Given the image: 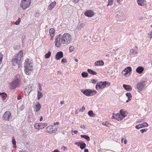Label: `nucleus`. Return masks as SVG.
<instances>
[{"mask_svg": "<svg viewBox=\"0 0 152 152\" xmlns=\"http://www.w3.org/2000/svg\"><path fill=\"white\" fill-rule=\"evenodd\" d=\"M24 66L25 71L26 74L29 75L31 72L32 67V64L29 59H28L26 60Z\"/></svg>", "mask_w": 152, "mask_h": 152, "instance_id": "f257e3e1", "label": "nucleus"}, {"mask_svg": "<svg viewBox=\"0 0 152 152\" xmlns=\"http://www.w3.org/2000/svg\"><path fill=\"white\" fill-rule=\"evenodd\" d=\"M110 83L107 81L99 82L96 83L95 88L96 90L102 89L107 86H109Z\"/></svg>", "mask_w": 152, "mask_h": 152, "instance_id": "f03ea898", "label": "nucleus"}, {"mask_svg": "<svg viewBox=\"0 0 152 152\" xmlns=\"http://www.w3.org/2000/svg\"><path fill=\"white\" fill-rule=\"evenodd\" d=\"M62 43L67 44L70 42L71 36L69 34L65 33L62 36Z\"/></svg>", "mask_w": 152, "mask_h": 152, "instance_id": "7ed1b4c3", "label": "nucleus"}, {"mask_svg": "<svg viewBox=\"0 0 152 152\" xmlns=\"http://www.w3.org/2000/svg\"><path fill=\"white\" fill-rule=\"evenodd\" d=\"M81 91L85 95L87 96H90L94 95L97 93L96 91L90 89H86L84 90H82Z\"/></svg>", "mask_w": 152, "mask_h": 152, "instance_id": "20e7f679", "label": "nucleus"}, {"mask_svg": "<svg viewBox=\"0 0 152 152\" xmlns=\"http://www.w3.org/2000/svg\"><path fill=\"white\" fill-rule=\"evenodd\" d=\"M21 83L20 79L17 77L10 84L11 88L12 89H15L19 86Z\"/></svg>", "mask_w": 152, "mask_h": 152, "instance_id": "39448f33", "label": "nucleus"}, {"mask_svg": "<svg viewBox=\"0 0 152 152\" xmlns=\"http://www.w3.org/2000/svg\"><path fill=\"white\" fill-rule=\"evenodd\" d=\"M31 3V1L30 0H22L20 6L23 10H25L29 7Z\"/></svg>", "mask_w": 152, "mask_h": 152, "instance_id": "423d86ee", "label": "nucleus"}, {"mask_svg": "<svg viewBox=\"0 0 152 152\" xmlns=\"http://www.w3.org/2000/svg\"><path fill=\"white\" fill-rule=\"evenodd\" d=\"M12 118L11 114L9 111H7L4 113L3 116L4 120L9 121L10 119Z\"/></svg>", "mask_w": 152, "mask_h": 152, "instance_id": "0eeeda50", "label": "nucleus"}, {"mask_svg": "<svg viewBox=\"0 0 152 152\" xmlns=\"http://www.w3.org/2000/svg\"><path fill=\"white\" fill-rule=\"evenodd\" d=\"M53 126H48L46 128V131L49 133H53L56 132L57 129L56 128H53Z\"/></svg>", "mask_w": 152, "mask_h": 152, "instance_id": "6e6552de", "label": "nucleus"}, {"mask_svg": "<svg viewBox=\"0 0 152 152\" xmlns=\"http://www.w3.org/2000/svg\"><path fill=\"white\" fill-rule=\"evenodd\" d=\"M145 81H142L137 84V88L138 91H141L144 89V86L145 85Z\"/></svg>", "mask_w": 152, "mask_h": 152, "instance_id": "1a4fd4ad", "label": "nucleus"}, {"mask_svg": "<svg viewBox=\"0 0 152 152\" xmlns=\"http://www.w3.org/2000/svg\"><path fill=\"white\" fill-rule=\"evenodd\" d=\"M47 126L46 123L36 124L34 126V128L36 129H39L44 128Z\"/></svg>", "mask_w": 152, "mask_h": 152, "instance_id": "9d476101", "label": "nucleus"}, {"mask_svg": "<svg viewBox=\"0 0 152 152\" xmlns=\"http://www.w3.org/2000/svg\"><path fill=\"white\" fill-rule=\"evenodd\" d=\"M12 64L14 66L18 65V68L20 67V60H18V58L15 57L12 61Z\"/></svg>", "mask_w": 152, "mask_h": 152, "instance_id": "9b49d317", "label": "nucleus"}, {"mask_svg": "<svg viewBox=\"0 0 152 152\" xmlns=\"http://www.w3.org/2000/svg\"><path fill=\"white\" fill-rule=\"evenodd\" d=\"M132 71V68L130 66H128L126 67L125 69L122 71V73L124 75L129 73Z\"/></svg>", "mask_w": 152, "mask_h": 152, "instance_id": "f8f14e48", "label": "nucleus"}, {"mask_svg": "<svg viewBox=\"0 0 152 152\" xmlns=\"http://www.w3.org/2000/svg\"><path fill=\"white\" fill-rule=\"evenodd\" d=\"M84 14L86 16L88 17H91L94 14V12L91 10H87L85 12Z\"/></svg>", "mask_w": 152, "mask_h": 152, "instance_id": "ddd939ff", "label": "nucleus"}, {"mask_svg": "<svg viewBox=\"0 0 152 152\" xmlns=\"http://www.w3.org/2000/svg\"><path fill=\"white\" fill-rule=\"evenodd\" d=\"M63 56V53L62 51H59L57 53L56 55V58L57 60H59L61 58H62Z\"/></svg>", "mask_w": 152, "mask_h": 152, "instance_id": "4468645a", "label": "nucleus"}, {"mask_svg": "<svg viewBox=\"0 0 152 152\" xmlns=\"http://www.w3.org/2000/svg\"><path fill=\"white\" fill-rule=\"evenodd\" d=\"M55 45L56 47H59L61 45V42H62V40L61 39H55Z\"/></svg>", "mask_w": 152, "mask_h": 152, "instance_id": "2eb2a0df", "label": "nucleus"}, {"mask_svg": "<svg viewBox=\"0 0 152 152\" xmlns=\"http://www.w3.org/2000/svg\"><path fill=\"white\" fill-rule=\"evenodd\" d=\"M137 2L140 6H144L146 5L145 0H137Z\"/></svg>", "mask_w": 152, "mask_h": 152, "instance_id": "dca6fc26", "label": "nucleus"}, {"mask_svg": "<svg viewBox=\"0 0 152 152\" xmlns=\"http://www.w3.org/2000/svg\"><path fill=\"white\" fill-rule=\"evenodd\" d=\"M123 86L125 90L128 91H130L132 90V88L130 86L123 84Z\"/></svg>", "mask_w": 152, "mask_h": 152, "instance_id": "f3484780", "label": "nucleus"}, {"mask_svg": "<svg viewBox=\"0 0 152 152\" xmlns=\"http://www.w3.org/2000/svg\"><path fill=\"white\" fill-rule=\"evenodd\" d=\"M104 63L102 60H101L96 62L94 63V65L95 66H103L104 65Z\"/></svg>", "mask_w": 152, "mask_h": 152, "instance_id": "a211bd4d", "label": "nucleus"}, {"mask_svg": "<svg viewBox=\"0 0 152 152\" xmlns=\"http://www.w3.org/2000/svg\"><path fill=\"white\" fill-rule=\"evenodd\" d=\"M144 70V68L142 66H139L136 69V72L139 74H141Z\"/></svg>", "mask_w": 152, "mask_h": 152, "instance_id": "6ab92c4d", "label": "nucleus"}, {"mask_svg": "<svg viewBox=\"0 0 152 152\" xmlns=\"http://www.w3.org/2000/svg\"><path fill=\"white\" fill-rule=\"evenodd\" d=\"M32 86L30 85L27 86L25 88V92H26L27 94H28L32 90Z\"/></svg>", "mask_w": 152, "mask_h": 152, "instance_id": "aec40b11", "label": "nucleus"}, {"mask_svg": "<svg viewBox=\"0 0 152 152\" xmlns=\"http://www.w3.org/2000/svg\"><path fill=\"white\" fill-rule=\"evenodd\" d=\"M23 55V52L22 51H20L18 53V54L15 56L16 58H18V60H21V57Z\"/></svg>", "mask_w": 152, "mask_h": 152, "instance_id": "412c9836", "label": "nucleus"}, {"mask_svg": "<svg viewBox=\"0 0 152 152\" xmlns=\"http://www.w3.org/2000/svg\"><path fill=\"white\" fill-rule=\"evenodd\" d=\"M36 112H38L39 111L41 108V104L39 103V102H37L36 104Z\"/></svg>", "mask_w": 152, "mask_h": 152, "instance_id": "4be33fe9", "label": "nucleus"}, {"mask_svg": "<svg viewBox=\"0 0 152 152\" xmlns=\"http://www.w3.org/2000/svg\"><path fill=\"white\" fill-rule=\"evenodd\" d=\"M55 32V30L53 28H51L49 30V33L51 37H53Z\"/></svg>", "mask_w": 152, "mask_h": 152, "instance_id": "5701e85b", "label": "nucleus"}, {"mask_svg": "<svg viewBox=\"0 0 152 152\" xmlns=\"http://www.w3.org/2000/svg\"><path fill=\"white\" fill-rule=\"evenodd\" d=\"M56 1H54L53 2L51 3L49 5L48 8L49 10H51L56 5Z\"/></svg>", "mask_w": 152, "mask_h": 152, "instance_id": "b1692460", "label": "nucleus"}, {"mask_svg": "<svg viewBox=\"0 0 152 152\" xmlns=\"http://www.w3.org/2000/svg\"><path fill=\"white\" fill-rule=\"evenodd\" d=\"M115 119L118 121L121 120L123 119L119 113H117L115 115Z\"/></svg>", "mask_w": 152, "mask_h": 152, "instance_id": "393cba45", "label": "nucleus"}, {"mask_svg": "<svg viewBox=\"0 0 152 152\" xmlns=\"http://www.w3.org/2000/svg\"><path fill=\"white\" fill-rule=\"evenodd\" d=\"M119 114H120L121 117L123 119L125 117V113L123 109H121L120 110Z\"/></svg>", "mask_w": 152, "mask_h": 152, "instance_id": "a878e982", "label": "nucleus"}, {"mask_svg": "<svg viewBox=\"0 0 152 152\" xmlns=\"http://www.w3.org/2000/svg\"><path fill=\"white\" fill-rule=\"evenodd\" d=\"M87 71L92 75H96L97 74V73L96 72L90 69H88Z\"/></svg>", "mask_w": 152, "mask_h": 152, "instance_id": "bb28decb", "label": "nucleus"}, {"mask_svg": "<svg viewBox=\"0 0 152 152\" xmlns=\"http://www.w3.org/2000/svg\"><path fill=\"white\" fill-rule=\"evenodd\" d=\"M80 137L82 138H84L85 139H86L87 141H89L90 140V137L88 135H81Z\"/></svg>", "mask_w": 152, "mask_h": 152, "instance_id": "cd10ccee", "label": "nucleus"}, {"mask_svg": "<svg viewBox=\"0 0 152 152\" xmlns=\"http://www.w3.org/2000/svg\"><path fill=\"white\" fill-rule=\"evenodd\" d=\"M80 145V147L81 149H84L86 146V144L82 141H81Z\"/></svg>", "mask_w": 152, "mask_h": 152, "instance_id": "c85d7f7f", "label": "nucleus"}, {"mask_svg": "<svg viewBox=\"0 0 152 152\" xmlns=\"http://www.w3.org/2000/svg\"><path fill=\"white\" fill-rule=\"evenodd\" d=\"M88 114L89 116L91 117H94L95 115V114L93 112L92 110L89 111L88 112Z\"/></svg>", "mask_w": 152, "mask_h": 152, "instance_id": "c756f323", "label": "nucleus"}, {"mask_svg": "<svg viewBox=\"0 0 152 152\" xmlns=\"http://www.w3.org/2000/svg\"><path fill=\"white\" fill-rule=\"evenodd\" d=\"M43 96V94L40 91H38L37 94L38 99L39 100L40 98Z\"/></svg>", "mask_w": 152, "mask_h": 152, "instance_id": "7c9ffc66", "label": "nucleus"}, {"mask_svg": "<svg viewBox=\"0 0 152 152\" xmlns=\"http://www.w3.org/2000/svg\"><path fill=\"white\" fill-rule=\"evenodd\" d=\"M126 95L129 99V100H130L132 99V95L130 93H126Z\"/></svg>", "mask_w": 152, "mask_h": 152, "instance_id": "2f4dec72", "label": "nucleus"}, {"mask_svg": "<svg viewBox=\"0 0 152 152\" xmlns=\"http://www.w3.org/2000/svg\"><path fill=\"white\" fill-rule=\"evenodd\" d=\"M0 95L1 96L3 99H5L7 96V94L6 93L3 92L2 93H0Z\"/></svg>", "mask_w": 152, "mask_h": 152, "instance_id": "473e14b6", "label": "nucleus"}, {"mask_svg": "<svg viewBox=\"0 0 152 152\" xmlns=\"http://www.w3.org/2000/svg\"><path fill=\"white\" fill-rule=\"evenodd\" d=\"M81 75L83 77H85L88 76V74L87 72H84L82 73Z\"/></svg>", "mask_w": 152, "mask_h": 152, "instance_id": "72a5a7b5", "label": "nucleus"}, {"mask_svg": "<svg viewBox=\"0 0 152 152\" xmlns=\"http://www.w3.org/2000/svg\"><path fill=\"white\" fill-rule=\"evenodd\" d=\"M50 55L51 53L50 51H49L45 55V57L46 58H48L50 56Z\"/></svg>", "mask_w": 152, "mask_h": 152, "instance_id": "f704fd0d", "label": "nucleus"}, {"mask_svg": "<svg viewBox=\"0 0 152 152\" xmlns=\"http://www.w3.org/2000/svg\"><path fill=\"white\" fill-rule=\"evenodd\" d=\"M142 127H147L148 126V124L146 122H144L141 124Z\"/></svg>", "mask_w": 152, "mask_h": 152, "instance_id": "c9c22d12", "label": "nucleus"}, {"mask_svg": "<svg viewBox=\"0 0 152 152\" xmlns=\"http://www.w3.org/2000/svg\"><path fill=\"white\" fill-rule=\"evenodd\" d=\"M137 49H133L131 50L130 52L131 53H132L133 54H135L137 53Z\"/></svg>", "mask_w": 152, "mask_h": 152, "instance_id": "e433bc0d", "label": "nucleus"}, {"mask_svg": "<svg viewBox=\"0 0 152 152\" xmlns=\"http://www.w3.org/2000/svg\"><path fill=\"white\" fill-rule=\"evenodd\" d=\"M113 0H108V3L107 5V6L111 5L113 3Z\"/></svg>", "mask_w": 152, "mask_h": 152, "instance_id": "4c0bfd02", "label": "nucleus"}, {"mask_svg": "<svg viewBox=\"0 0 152 152\" xmlns=\"http://www.w3.org/2000/svg\"><path fill=\"white\" fill-rule=\"evenodd\" d=\"M20 18H19L18 20L15 22V24L16 25H18L20 23Z\"/></svg>", "mask_w": 152, "mask_h": 152, "instance_id": "58836bf2", "label": "nucleus"}, {"mask_svg": "<svg viewBox=\"0 0 152 152\" xmlns=\"http://www.w3.org/2000/svg\"><path fill=\"white\" fill-rule=\"evenodd\" d=\"M16 141L15 140V138H13L12 139V143L13 145L14 146L15 145H16Z\"/></svg>", "mask_w": 152, "mask_h": 152, "instance_id": "ea45409f", "label": "nucleus"}, {"mask_svg": "<svg viewBox=\"0 0 152 152\" xmlns=\"http://www.w3.org/2000/svg\"><path fill=\"white\" fill-rule=\"evenodd\" d=\"M81 141H80L79 142H75V145H77L78 146L80 147V145Z\"/></svg>", "mask_w": 152, "mask_h": 152, "instance_id": "a19ab883", "label": "nucleus"}, {"mask_svg": "<svg viewBox=\"0 0 152 152\" xmlns=\"http://www.w3.org/2000/svg\"><path fill=\"white\" fill-rule=\"evenodd\" d=\"M142 126H141V124H140L138 125H137L136 126L135 128L137 129H139L140 128H142Z\"/></svg>", "mask_w": 152, "mask_h": 152, "instance_id": "79ce46f5", "label": "nucleus"}, {"mask_svg": "<svg viewBox=\"0 0 152 152\" xmlns=\"http://www.w3.org/2000/svg\"><path fill=\"white\" fill-rule=\"evenodd\" d=\"M91 80L92 83L93 84H96L97 82V81L95 79Z\"/></svg>", "mask_w": 152, "mask_h": 152, "instance_id": "37998d69", "label": "nucleus"}, {"mask_svg": "<svg viewBox=\"0 0 152 152\" xmlns=\"http://www.w3.org/2000/svg\"><path fill=\"white\" fill-rule=\"evenodd\" d=\"M102 124L104 126H109V123L107 122H103L102 123Z\"/></svg>", "mask_w": 152, "mask_h": 152, "instance_id": "c03bdc74", "label": "nucleus"}, {"mask_svg": "<svg viewBox=\"0 0 152 152\" xmlns=\"http://www.w3.org/2000/svg\"><path fill=\"white\" fill-rule=\"evenodd\" d=\"M74 47L73 46H71L69 48V50H70V52H72L74 50Z\"/></svg>", "mask_w": 152, "mask_h": 152, "instance_id": "a18cd8bd", "label": "nucleus"}, {"mask_svg": "<svg viewBox=\"0 0 152 152\" xmlns=\"http://www.w3.org/2000/svg\"><path fill=\"white\" fill-rule=\"evenodd\" d=\"M66 60L65 58H63L61 60V62L62 63H64L66 62Z\"/></svg>", "mask_w": 152, "mask_h": 152, "instance_id": "49530a36", "label": "nucleus"}, {"mask_svg": "<svg viewBox=\"0 0 152 152\" xmlns=\"http://www.w3.org/2000/svg\"><path fill=\"white\" fill-rule=\"evenodd\" d=\"M147 129H142L140 130V132H141V133H143L144 132H145L147 131Z\"/></svg>", "mask_w": 152, "mask_h": 152, "instance_id": "de8ad7c7", "label": "nucleus"}, {"mask_svg": "<svg viewBox=\"0 0 152 152\" xmlns=\"http://www.w3.org/2000/svg\"><path fill=\"white\" fill-rule=\"evenodd\" d=\"M85 107L83 106L82 107L81 109H80L79 110V111L82 112L85 110Z\"/></svg>", "mask_w": 152, "mask_h": 152, "instance_id": "09e8293b", "label": "nucleus"}, {"mask_svg": "<svg viewBox=\"0 0 152 152\" xmlns=\"http://www.w3.org/2000/svg\"><path fill=\"white\" fill-rule=\"evenodd\" d=\"M61 149L63 151H65L67 149V147L64 146H63Z\"/></svg>", "mask_w": 152, "mask_h": 152, "instance_id": "8fccbe9b", "label": "nucleus"}, {"mask_svg": "<svg viewBox=\"0 0 152 152\" xmlns=\"http://www.w3.org/2000/svg\"><path fill=\"white\" fill-rule=\"evenodd\" d=\"M61 35L60 34L58 35V36H57L56 37V38L55 39H61L60 38Z\"/></svg>", "mask_w": 152, "mask_h": 152, "instance_id": "3c124183", "label": "nucleus"}, {"mask_svg": "<svg viewBox=\"0 0 152 152\" xmlns=\"http://www.w3.org/2000/svg\"><path fill=\"white\" fill-rule=\"evenodd\" d=\"M83 26V23H81L80 24L78 27V28H81Z\"/></svg>", "mask_w": 152, "mask_h": 152, "instance_id": "603ef678", "label": "nucleus"}, {"mask_svg": "<svg viewBox=\"0 0 152 152\" xmlns=\"http://www.w3.org/2000/svg\"><path fill=\"white\" fill-rule=\"evenodd\" d=\"M80 0H73L72 1L75 4H76Z\"/></svg>", "mask_w": 152, "mask_h": 152, "instance_id": "864d4df0", "label": "nucleus"}, {"mask_svg": "<svg viewBox=\"0 0 152 152\" xmlns=\"http://www.w3.org/2000/svg\"><path fill=\"white\" fill-rule=\"evenodd\" d=\"M17 99L18 100H20L21 99V97L20 96H18Z\"/></svg>", "mask_w": 152, "mask_h": 152, "instance_id": "5fc2aeb1", "label": "nucleus"}, {"mask_svg": "<svg viewBox=\"0 0 152 152\" xmlns=\"http://www.w3.org/2000/svg\"><path fill=\"white\" fill-rule=\"evenodd\" d=\"M39 90L40 91H41L42 89H41V85L40 84H39Z\"/></svg>", "mask_w": 152, "mask_h": 152, "instance_id": "6e6d98bb", "label": "nucleus"}, {"mask_svg": "<svg viewBox=\"0 0 152 152\" xmlns=\"http://www.w3.org/2000/svg\"><path fill=\"white\" fill-rule=\"evenodd\" d=\"M149 37H150V38H152V32H151V34H149Z\"/></svg>", "mask_w": 152, "mask_h": 152, "instance_id": "4d7b16f0", "label": "nucleus"}, {"mask_svg": "<svg viewBox=\"0 0 152 152\" xmlns=\"http://www.w3.org/2000/svg\"><path fill=\"white\" fill-rule=\"evenodd\" d=\"M84 151L85 152H88V150L87 149L85 148Z\"/></svg>", "mask_w": 152, "mask_h": 152, "instance_id": "13d9d810", "label": "nucleus"}, {"mask_svg": "<svg viewBox=\"0 0 152 152\" xmlns=\"http://www.w3.org/2000/svg\"><path fill=\"white\" fill-rule=\"evenodd\" d=\"M113 115L112 116V117L113 118H115V119L116 117L115 116V115H114V114H113Z\"/></svg>", "mask_w": 152, "mask_h": 152, "instance_id": "bf43d9fd", "label": "nucleus"}, {"mask_svg": "<svg viewBox=\"0 0 152 152\" xmlns=\"http://www.w3.org/2000/svg\"><path fill=\"white\" fill-rule=\"evenodd\" d=\"M78 131L77 130H75L73 132L75 134H77V133Z\"/></svg>", "mask_w": 152, "mask_h": 152, "instance_id": "052dcab7", "label": "nucleus"}, {"mask_svg": "<svg viewBox=\"0 0 152 152\" xmlns=\"http://www.w3.org/2000/svg\"><path fill=\"white\" fill-rule=\"evenodd\" d=\"M127 140H126L125 139L124 140V143L125 144L127 143Z\"/></svg>", "mask_w": 152, "mask_h": 152, "instance_id": "680f3d73", "label": "nucleus"}, {"mask_svg": "<svg viewBox=\"0 0 152 152\" xmlns=\"http://www.w3.org/2000/svg\"><path fill=\"white\" fill-rule=\"evenodd\" d=\"M59 124V123L58 122L54 123V125H56V124Z\"/></svg>", "mask_w": 152, "mask_h": 152, "instance_id": "e2e57ef3", "label": "nucleus"}, {"mask_svg": "<svg viewBox=\"0 0 152 152\" xmlns=\"http://www.w3.org/2000/svg\"><path fill=\"white\" fill-rule=\"evenodd\" d=\"M53 152H59V151L58 149H56Z\"/></svg>", "mask_w": 152, "mask_h": 152, "instance_id": "0e129e2a", "label": "nucleus"}, {"mask_svg": "<svg viewBox=\"0 0 152 152\" xmlns=\"http://www.w3.org/2000/svg\"><path fill=\"white\" fill-rule=\"evenodd\" d=\"M84 127H85V126L84 125H82L80 126V128L82 129Z\"/></svg>", "mask_w": 152, "mask_h": 152, "instance_id": "69168bd1", "label": "nucleus"}, {"mask_svg": "<svg viewBox=\"0 0 152 152\" xmlns=\"http://www.w3.org/2000/svg\"><path fill=\"white\" fill-rule=\"evenodd\" d=\"M74 60L76 62H77L78 61V60L77 59H76L75 58H74Z\"/></svg>", "mask_w": 152, "mask_h": 152, "instance_id": "338daca9", "label": "nucleus"}, {"mask_svg": "<svg viewBox=\"0 0 152 152\" xmlns=\"http://www.w3.org/2000/svg\"><path fill=\"white\" fill-rule=\"evenodd\" d=\"M43 120V117L42 116H41V117L40 118V121H41Z\"/></svg>", "mask_w": 152, "mask_h": 152, "instance_id": "774afa93", "label": "nucleus"}]
</instances>
